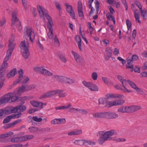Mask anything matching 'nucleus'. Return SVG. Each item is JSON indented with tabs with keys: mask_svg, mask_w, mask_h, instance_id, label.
Here are the masks:
<instances>
[{
	"mask_svg": "<svg viewBox=\"0 0 147 147\" xmlns=\"http://www.w3.org/2000/svg\"><path fill=\"white\" fill-rule=\"evenodd\" d=\"M125 103L123 100H119L108 101L105 98H101L98 99V105L103 107L109 108L111 107L121 105Z\"/></svg>",
	"mask_w": 147,
	"mask_h": 147,
	"instance_id": "f257e3e1",
	"label": "nucleus"
},
{
	"mask_svg": "<svg viewBox=\"0 0 147 147\" xmlns=\"http://www.w3.org/2000/svg\"><path fill=\"white\" fill-rule=\"evenodd\" d=\"M35 87L36 86L34 84L28 85L26 86H22L19 87L18 90H15L13 92L9 93H12L14 97H16L17 98L15 100L16 102L19 99V97L23 93L34 89Z\"/></svg>",
	"mask_w": 147,
	"mask_h": 147,
	"instance_id": "f03ea898",
	"label": "nucleus"
},
{
	"mask_svg": "<svg viewBox=\"0 0 147 147\" xmlns=\"http://www.w3.org/2000/svg\"><path fill=\"white\" fill-rule=\"evenodd\" d=\"M115 131L114 129L104 132L103 131L99 132L100 135L98 142L99 144H102L105 142V141L110 140L112 136L115 134Z\"/></svg>",
	"mask_w": 147,
	"mask_h": 147,
	"instance_id": "7ed1b4c3",
	"label": "nucleus"
},
{
	"mask_svg": "<svg viewBox=\"0 0 147 147\" xmlns=\"http://www.w3.org/2000/svg\"><path fill=\"white\" fill-rule=\"evenodd\" d=\"M37 11L38 12L40 17L41 18H44L45 16L48 21L49 26H53V23L51 17L47 13V11L44 7L39 5L37 6Z\"/></svg>",
	"mask_w": 147,
	"mask_h": 147,
	"instance_id": "20e7f679",
	"label": "nucleus"
},
{
	"mask_svg": "<svg viewBox=\"0 0 147 147\" xmlns=\"http://www.w3.org/2000/svg\"><path fill=\"white\" fill-rule=\"evenodd\" d=\"M57 94H59V96L60 98L64 97L67 95L66 93L63 92L62 90H55L49 91L43 94L39 97V98L40 99H42L44 98L50 97Z\"/></svg>",
	"mask_w": 147,
	"mask_h": 147,
	"instance_id": "39448f33",
	"label": "nucleus"
},
{
	"mask_svg": "<svg viewBox=\"0 0 147 147\" xmlns=\"http://www.w3.org/2000/svg\"><path fill=\"white\" fill-rule=\"evenodd\" d=\"M16 45V43L14 42V37L12 36L9 40L8 45L9 48L7 51L6 56L4 59L5 61H8L11 57Z\"/></svg>",
	"mask_w": 147,
	"mask_h": 147,
	"instance_id": "423d86ee",
	"label": "nucleus"
},
{
	"mask_svg": "<svg viewBox=\"0 0 147 147\" xmlns=\"http://www.w3.org/2000/svg\"><path fill=\"white\" fill-rule=\"evenodd\" d=\"M21 52L23 56L25 59L28 58L30 55L29 51V45L27 41L25 40L22 41L20 45Z\"/></svg>",
	"mask_w": 147,
	"mask_h": 147,
	"instance_id": "0eeeda50",
	"label": "nucleus"
},
{
	"mask_svg": "<svg viewBox=\"0 0 147 147\" xmlns=\"http://www.w3.org/2000/svg\"><path fill=\"white\" fill-rule=\"evenodd\" d=\"M16 97H14L12 93H8L3 96L0 99V105L8 102H14L17 99Z\"/></svg>",
	"mask_w": 147,
	"mask_h": 147,
	"instance_id": "6e6552de",
	"label": "nucleus"
},
{
	"mask_svg": "<svg viewBox=\"0 0 147 147\" xmlns=\"http://www.w3.org/2000/svg\"><path fill=\"white\" fill-rule=\"evenodd\" d=\"M117 78L122 84L121 91L125 93H131V91L129 89V87L127 85V80L119 75L117 76Z\"/></svg>",
	"mask_w": 147,
	"mask_h": 147,
	"instance_id": "1a4fd4ad",
	"label": "nucleus"
},
{
	"mask_svg": "<svg viewBox=\"0 0 147 147\" xmlns=\"http://www.w3.org/2000/svg\"><path fill=\"white\" fill-rule=\"evenodd\" d=\"M71 53L74 57L75 60L78 64H82L84 63V59L82 57L79 53L73 51H71Z\"/></svg>",
	"mask_w": 147,
	"mask_h": 147,
	"instance_id": "9d476101",
	"label": "nucleus"
},
{
	"mask_svg": "<svg viewBox=\"0 0 147 147\" xmlns=\"http://www.w3.org/2000/svg\"><path fill=\"white\" fill-rule=\"evenodd\" d=\"M24 35L32 42L34 40L35 35L34 32L30 28H28L24 32Z\"/></svg>",
	"mask_w": 147,
	"mask_h": 147,
	"instance_id": "9b49d317",
	"label": "nucleus"
},
{
	"mask_svg": "<svg viewBox=\"0 0 147 147\" xmlns=\"http://www.w3.org/2000/svg\"><path fill=\"white\" fill-rule=\"evenodd\" d=\"M23 70L22 69H20L18 71V78L16 79L13 82V85L10 86L9 88L11 89L13 87L14 85H16L19 83L21 81L22 78L24 77Z\"/></svg>",
	"mask_w": 147,
	"mask_h": 147,
	"instance_id": "f8f14e48",
	"label": "nucleus"
},
{
	"mask_svg": "<svg viewBox=\"0 0 147 147\" xmlns=\"http://www.w3.org/2000/svg\"><path fill=\"white\" fill-rule=\"evenodd\" d=\"M65 6H66V9L67 12L72 18L75 19V14L72 6L67 3H65Z\"/></svg>",
	"mask_w": 147,
	"mask_h": 147,
	"instance_id": "ddd939ff",
	"label": "nucleus"
},
{
	"mask_svg": "<svg viewBox=\"0 0 147 147\" xmlns=\"http://www.w3.org/2000/svg\"><path fill=\"white\" fill-rule=\"evenodd\" d=\"M105 96L107 99H111L112 98H118L123 100L124 97V96L123 94L114 93L107 94Z\"/></svg>",
	"mask_w": 147,
	"mask_h": 147,
	"instance_id": "4468645a",
	"label": "nucleus"
},
{
	"mask_svg": "<svg viewBox=\"0 0 147 147\" xmlns=\"http://www.w3.org/2000/svg\"><path fill=\"white\" fill-rule=\"evenodd\" d=\"M128 84L132 88L136 91L138 93L142 94H143V91L140 88H139L133 82L129 80H127Z\"/></svg>",
	"mask_w": 147,
	"mask_h": 147,
	"instance_id": "2eb2a0df",
	"label": "nucleus"
},
{
	"mask_svg": "<svg viewBox=\"0 0 147 147\" xmlns=\"http://www.w3.org/2000/svg\"><path fill=\"white\" fill-rule=\"evenodd\" d=\"M21 113H20L17 114H12L7 117L3 121L4 123H6L9 122L11 119L18 118L20 117Z\"/></svg>",
	"mask_w": 147,
	"mask_h": 147,
	"instance_id": "dca6fc26",
	"label": "nucleus"
},
{
	"mask_svg": "<svg viewBox=\"0 0 147 147\" xmlns=\"http://www.w3.org/2000/svg\"><path fill=\"white\" fill-rule=\"evenodd\" d=\"M16 108L12 106L7 107L5 108L4 111V113L8 115L16 112Z\"/></svg>",
	"mask_w": 147,
	"mask_h": 147,
	"instance_id": "f3484780",
	"label": "nucleus"
},
{
	"mask_svg": "<svg viewBox=\"0 0 147 147\" xmlns=\"http://www.w3.org/2000/svg\"><path fill=\"white\" fill-rule=\"evenodd\" d=\"M106 118L107 119H115L118 117V115L114 112H106Z\"/></svg>",
	"mask_w": 147,
	"mask_h": 147,
	"instance_id": "a211bd4d",
	"label": "nucleus"
},
{
	"mask_svg": "<svg viewBox=\"0 0 147 147\" xmlns=\"http://www.w3.org/2000/svg\"><path fill=\"white\" fill-rule=\"evenodd\" d=\"M140 107L139 106L133 105L126 106V113L133 112L140 109Z\"/></svg>",
	"mask_w": 147,
	"mask_h": 147,
	"instance_id": "6ab92c4d",
	"label": "nucleus"
},
{
	"mask_svg": "<svg viewBox=\"0 0 147 147\" xmlns=\"http://www.w3.org/2000/svg\"><path fill=\"white\" fill-rule=\"evenodd\" d=\"M17 12L14 11L12 12V25L14 26L16 23L17 24L18 22L20 21L17 17Z\"/></svg>",
	"mask_w": 147,
	"mask_h": 147,
	"instance_id": "aec40b11",
	"label": "nucleus"
},
{
	"mask_svg": "<svg viewBox=\"0 0 147 147\" xmlns=\"http://www.w3.org/2000/svg\"><path fill=\"white\" fill-rule=\"evenodd\" d=\"M63 80H61V82L65 83L71 85L75 82V80L72 79L67 77L61 78Z\"/></svg>",
	"mask_w": 147,
	"mask_h": 147,
	"instance_id": "412c9836",
	"label": "nucleus"
},
{
	"mask_svg": "<svg viewBox=\"0 0 147 147\" xmlns=\"http://www.w3.org/2000/svg\"><path fill=\"white\" fill-rule=\"evenodd\" d=\"M82 6L81 3H79L78 5V15L81 19L84 18V15L82 11Z\"/></svg>",
	"mask_w": 147,
	"mask_h": 147,
	"instance_id": "4be33fe9",
	"label": "nucleus"
},
{
	"mask_svg": "<svg viewBox=\"0 0 147 147\" xmlns=\"http://www.w3.org/2000/svg\"><path fill=\"white\" fill-rule=\"evenodd\" d=\"M106 112H96L92 114L94 118H106Z\"/></svg>",
	"mask_w": 147,
	"mask_h": 147,
	"instance_id": "5701e85b",
	"label": "nucleus"
},
{
	"mask_svg": "<svg viewBox=\"0 0 147 147\" xmlns=\"http://www.w3.org/2000/svg\"><path fill=\"white\" fill-rule=\"evenodd\" d=\"M106 53L107 55V57H105V59L106 60L108 61L109 60V58L111 57L112 53V48L111 47H107L105 49Z\"/></svg>",
	"mask_w": 147,
	"mask_h": 147,
	"instance_id": "b1692460",
	"label": "nucleus"
},
{
	"mask_svg": "<svg viewBox=\"0 0 147 147\" xmlns=\"http://www.w3.org/2000/svg\"><path fill=\"white\" fill-rule=\"evenodd\" d=\"M17 73V71L16 69V68H14L7 74V77L8 78H12L16 75Z\"/></svg>",
	"mask_w": 147,
	"mask_h": 147,
	"instance_id": "393cba45",
	"label": "nucleus"
},
{
	"mask_svg": "<svg viewBox=\"0 0 147 147\" xmlns=\"http://www.w3.org/2000/svg\"><path fill=\"white\" fill-rule=\"evenodd\" d=\"M30 103L34 107H38L40 108H42L43 103L39 101L33 100L30 101Z\"/></svg>",
	"mask_w": 147,
	"mask_h": 147,
	"instance_id": "a878e982",
	"label": "nucleus"
},
{
	"mask_svg": "<svg viewBox=\"0 0 147 147\" xmlns=\"http://www.w3.org/2000/svg\"><path fill=\"white\" fill-rule=\"evenodd\" d=\"M47 27L49 30L48 36L49 39H53L54 38L53 26L47 25Z\"/></svg>",
	"mask_w": 147,
	"mask_h": 147,
	"instance_id": "bb28decb",
	"label": "nucleus"
},
{
	"mask_svg": "<svg viewBox=\"0 0 147 147\" xmlns=\"http://www.w3.org/2000/svg\"><path fill=\"white\" fill-rule=\"evenodd\" d=\"M21 121V120L20 119H18L14 122L6 125L5 126V128L7 129L13 127L17 124L20 123Z\"/></svg>",
	"mask_w": 147,
	"mask_h": 147,
	"instance_id": "cd10ccee",
	"label": "nucleus"
},
{
	"mask_svg": "<svg viewBox=\"0 0 147 147\" xmlns=\"http://www.w3.org/2000/svg\"><path fill=\"white\" fill-rule=\"evenodd\" d=\"M75 40L78 43L80 50L82 51L83 50L82 46L81 40L80 37L78 35H76L75 37Z\"/></svg>",
	"mask_w": 147,
	"mask_h": 147,
	"instance_id": "c85d7f7f",
	"label": "nucleus"
},
{
	"mask_svg": "<svg viewBox=\"0 0 147 147\" xmlns=\"http://www.w3.org/2000/svg\"><path fill=\"white\" fill-rule=\"evenodd\" d=\"M127 63L126 64V67L127 68H129L133 69L134 67L133 64V62L132 60H131L130 58H128L127 59Z\"/></svg>",
	"mask_w": 147,
	"mask_h": 147,
	"instance_id": "c756f323",
	"label": "nucleus"
},
{
	"mask_svg": "<svg viewBox=\"0 0 147 147\" xmlns=\"http://www.w3.org/2000/svg\"><path fill=\"white\" fill-rule=\"evenodd\" d=\"M41 74H43L44 75L48 76H52L53 75V74L52 72L46 69L44 67H43L42 69Z\"/></svg>",
	"mask_w": 147,
	"mask_h": 147,
	"instance_id": "7c9ffc66",
	"label": "nucleus"
},
{
	"mask_svg": "<svg viewBox=\"0 0 147 147\" xmlns=\"http://www.w3.org/2000/svg\"><path fill=\"white\" fill-rule=\"evenodd\" d=\"M102 80L104 82L109 86H111L113 84V83L112 82H109L108 78L106 77H102Z\"/></svg>",
	"mask_w": 147,
	"mask_h": 147,
	"instance_id": "2f4dec72",
	"label": "nucleus"
},
{
	"mask_svg": "<svg viewBox=\"0 0 147 147\" xmlns=\"http://www.w3.org/2000/svg\"><path fill=\"white\" fill-rule=\"evenodd\" d=\"M89 89L92 91H97L98 90V88L97 85L92 83Z\"/></svg>",
	"mask_w": 147,
	"mask_h": 147,
	"instance_id": "473e14b6",
	"label": "nucleus"
},
{
	"mask_svg": "<svg viewBox=\"0 0 147 147\" xmlns=\"http://www.w3.org/2000/svg\"><path fill=\"white\" fill-rule=\"evenodd\" d=\"M84 145L87 146L88 145L90 146H94L95 145V143L94 142L88 140H84Z\"/></svg>",
	"mask_w": 147,
	"mask_h": 147,
	"instance_id": "72a5a7b5",
	"label": "nucleus"
},
{
	"mask_svg": "<svg viewBox=\"0 0 147 147\" xmlns=\"http://www.w3.org/2000/svg\"><path fill=\"white\" fill-rule=\"evenodd\" d=\"M16 108V112H22L25 111L26 109V107L24 105H20L19 106L15 107Z\"/></svg>",
	"mask_w": 147,
	"mask_h": 147,
	"instance_id": "f704fd0d",
	"label": "nucleus"
},
{
	"mask_svg": "<svg viewBox=\"0 0 147 147\" xmlns=\"http://www.w3.org/2000/svg\"><path fill=\"white\" fill-rule=\"evenodd\" d=\"M30 131L34 133H39V128H37L34 127H30L29 128Z\"/></svg>",
	"mask_w": 147,
	"mask_h": 147,
	"instance_id": "c9c22d12",
	"label": "nucleus"
},
{
	"mask_svg": "<svg viewBox=\"0 0 147 147\" xmlns=\"http://www.w3.org/2000/svg\"><path fill=\"white\" fill-rule=\"evenodd\" d=\"M11 141L14 143H17L23 141V137L21 136L19 137H16L13 138L11 140Z\"/></svg>",
	"mask_w": 147,
	"mask_h": 147,
	"instance_id": "e433bc0d",
	"label": "nucleus"
},
{
	"mask_svg": "<svg viewBox=\"0 0 147 147\" xmlns=\"http://www.w3.org/2000/svg\"><path fill=\"white\" fill-rule=\"evenodd\" d=\"M141 12V16L143 19L144 20H146L147 18V10L146 9H143L140 10Z\"/></svg>",
	"mask_w": 147,
	"mask_h": 147,
	"instance_id": "4c0bfd02",
	"label": "nucleus"
},
{
	"mask_svg": "<svg viewBox=\"0 0 147 147\" xmlns=\"http://www.w3.org/2000/svg\"><path fill=\"white\" fill-rule=\"evenodd\" d=\"M29 80V78L28 76H24V77L22 78L20 82H21L22 84H24L27 83Z\"/></svg>",
	"mask_w": 147,
	"mask_h": 147,
	"instance_id": "58836bf2",
	"label": "nucleus"
},
{
	"mask_svg": "<svg viewBox=\"0 0 147 147\" xmlns=\"http://www.w3.org/2000/svg\"><path fill=\"white\" fill-rule=\"evenodd\" d=\"M84 140H76L74 142V143L77 145L82 146L84 145Z\"/></svg>",
	"mask_w": 147,
	"mask_h": 147,
	"instance_id": "ea45409f",
	"label": "nucleus"
},
{
	"mask_svg": "<svg viewBox=\"0 0 147 147\" xmlns=\"http://www.w3.org/2000/svg\"><path fill=\"white\" fill-rule=\"evenodd\" d=\"M13 133L12 131L9 132L5 134L1 135L0 138H4L11 136L13 134Z\"/></svg>",
	"mask_w": 147,
	"mask_h": 147,
	"instance_id": "a19ab883",
	"label": "nucleus"
},
{
	"mask_svg": "<svg viewBox=\"0 0 147 147\" xmlns=\"http://www.w3.org/2000/svg\"><path fill=\"white\" fill-rule=\"evenodd\" d=\"M117 111L119 113H126V107L122 106L119 107Z\"/></svg>",
	"mask_w": 147,
	"mask_h": 147,
	"instance_id": "79ce46f5",
	"label": "nucleus"
},
{
	"mask_svg": "<svg viewBox=\"0 0 147 147\" xmlns=\"http://www.w3.org/2000/svg\"><path fill=\"white\" fill-rule=\"evenodd\" d=\"M23 141L28 140L32 139L34 138V136L32 135H28L22 136Z\"/></svg>",
	"mask_w": 147,
	"mask_h": 147,
	"instance_id": "37998d69",
	"label": "nucleus"
},
{
	"mask_svg": "<svg viewBox=\"0 0 147 147\" xmlns=\"http://www.w3.org/2000/svg\"><path fill=\"white\" fill-rule=\"evenodd\" d=\"M50 130V128L48 127L42 128H39V132L44 133L49 131Z\"/></svg>",
	"mask_w": 147,
	"mask_h": 147,
	"instance_id": "c03bdc74",
	"label": "nucleus"
},
{
	"mask_svg": "<svg viewBox=\"0 0 147 147\" xmlns=\"http://www.w3.org/2000/svg\"><path fill=\"white\" fill-rule=\"evenodd\" d=\"M7 61L5 60L4 59V62L1 65V68L2 69H5L8 66V63L7 62Z\"/></svg>",
	"mask_w": 147,
	"mask_h": 147,
	"instance_id": "a18cd8bd",
	"label": "nucleus"
},
{
	"mask_svg": "<svg viewBox=\"0 0 147 147\" xmlns=\"http://www.w3.org/2000/svg\"><path fill=\"white\" fill-rule=\"evenodd\" d=\"M107 19L109 20H112L114 24L115 23V19L112 15L109 13H107Z\"/></svg>",
	"mask_w": 147,
	"mask_h": 147,
	"instance_id": "49530a36",
	"label": "nucleus"
},
{
	"mask_svg": "<svg viewBox=\"0 0 147 147\" xmlns=\"http://www.w3.org/2000/svg\"><path fill=\"white\" fill-rule=\"evenodd\" d=\"M91 82H87L85 80H84L82 81V84L84 86L88 88V89L89 87H90V86L91 85Z\"/></svg>",
	"mask_w": 147,
	"mask_h": 147,
	"instance_id": "de8ad7c7",
	"label": "nucleus"
},
{
	"mask_svg": "<svg viewBox=\"0 0 147 147\" xmlns=\"http://www.w3.org/2000/svg\"><path fill=\"white\" fill-rule=\"evenodd\" d=\"M63 77V76H59L57 75H54L52 77V79L55 80H58L61 82V80L63 79L61 78Z\"/></svg>",
	"mask_w": 147,
	"mask_h": 147,
	"instance_id": "09e8293b",
	"label": "nucleus"
},
{
	"mask_svg": "<svg viewBox=\"0 0 147 147\" xmlns=\"http://www.w3.org/2000/svg\"><path fill=\"white\" fill-rule=\"evenodd\" d=\"M16 26L18 31H20L22 29V27L21 25V23L20 21L18 22V23L16 24Z\"/></svg>",
	"mask_w": 147,
	"mask_h": 147,
	"instance_id": "8fccbe9b",
	"label": "nucleus"
},
{
	"mask_svg": "<svg viewBox=\"0 0 147 147\" xmlns=\"http://www.w3.org/2000/svg\"><path fill=\"white\" fill-rule=\"evenodd\" d=\"M135 17L136 19V21L139 23L140 24L141 23V21L140 20V16L139 14L137 13L136 11L134 12Z\"/></svg>",
	"mask_w": 147,
	"mask_h": 147,
	"instance_id": "3c124183",
	"label": "nucleus"
},
{
	"mask_svg": "<svg viewBox=\"0 0 147 147\" xmlns=\"http://www.w3.org/2000/svg\"><path fill=\"white\" fill-rule=\"evenodd\" d=\"M98 74L95 72H93L91 75V77L93 80L95 81L97 80L98 78Z\"/></svg>",
	"mask_w": 147,
	"mask_h": 147,
	"instance_id": "603ef678",
	"label": "nucleus"
},
{
	"mask_svg": "<svg viewBox=\"0 0 147 147\" xmlns=\"http://www.w3.org/2000/svg\"><path fill=\"white\" fill-rule=\"evenodd\" d=\"M113 140L117 142H125L126 141V140L125 138H115Z\"/></svg>",
	"mask_w": 147,
	"mask_h": 147,
	"instance_id": "864d4df0",
	"label": "nucleus"
},
{
	"mask_svg": "<svg viewBox=\"0 0 147 147\" xmlns=\"http://www.w3.org/2000/svg\"><path fill=\"white\" fill-rule=\"evenodd\" d=\"M43 67H34V70L36 72L41 73Z\"/></svg>",
	"mask_w": 147,
	"mask_h": 147,
	"instance_id": "5fc2aeb1",
	"label": "nucleus"
},
{
	"mask_svg": "<svg viewBox=\"0 0 147 147\" xmlns=\"http://www.w3.org/2000/svg\"><path fill=\"white\" fill-rule=\"evenodd\" d=\"M6 20L5 18L3 17L0 20V25L1 27L3 26L6 23Z\"/></svg>",
	"mask_w": 147,
	"mask_h": 147,
	"instance_id": "6e6d98bb",
	"label": "nucleus"
},
{
	"mask_svg": "<svg viewBox=\"0 0 147 147\" xmlns=\"http://www.w3.org/2000/svg\"><path fill=\"white\" fill-rule=\"evenodd\" d=\"M135 4L138 7L140 11L142 9V6L141 3L138 1H135L134 2Z\"/></svg>",
	"mask_w": 147,
	"mask_h": 147,
	"instance_id": "4d7b16f0",
	"label": "nucleus"
},
{
	"mask_svg": "<svg viewBox=\"0 0 147 147\" xmlns=\"http://www.w3.org/2000/svg\"><path fill=\"white\" fill-rule=\"evenodd\" d=\"M113 53L115 56H118L119 53V49L117 48H115L113 49Z\"/></svg>",
	"mask_w": 147,
	"mask_h": 147,
	"instance_id": "13d9d810",
	"label": "nucleus"
},
{
	"mask_svg": "<svg viewBox=\"0 0 147 147\" xmlns=\"http://www.w3.org/2000/svg\"><path fill=\"white\" fill-rule=\"evenodd\" d=\"M126 24L127 26L128 30H131V23L129 20H126Z\"/></svg>",
	"mask_w": 147,
	"mask_h": 147,
	"instance_id": "bf43d9fd",
	"label": "nucleus"
},
{
	"mask_svg": "<svg viewBox=\"0 0 147 147\" xmlns=\"http://www.w3.org/2000/svg\"><path fill=\"white\" fill-rule=\"evenodd\" d=\"M32 119L34 121L37 122H41L42 120V119L41 118H38L36 116H34L33 117Z\"/></svg>",
	"mask_w": 147,
	"mask_h": 147,
	"instance_id": "052dcab7",
	"label": "nucleus"
},
{
	"mask_svg": "<svg viewBox=\"0 0 147 147\" xmlns=\"http://www.w3.org/2000/svg\"><path fill=\"white\" fill-rule=\"evenodd\" d=\"M8 147H22L23 145L20 144H15L8 145Z\"/></svg>",
	"mask_w": 147,
	"mask_h": 147,
	"instance_id": "680f3d73",
	"label": "nucleus"
},
{
	"mask_svg": "<svg viewBox=\"0 0 147 147\" xmlns=\"http://www.w3.org/2000/svg\"><path fill=\"white\" fill-rule=\"evenodd\" d=\"M78 109H75L74 108H71L69 109V112L73 113H76L79 112Z\"/></svg>",
	"mask_w": 147,
	"mask_h": 147,
	"instance_id": "e2e57ef3",
	"label": "nucleus"
},
{
	"mask_svg": "<svg viewBox=\"0 0 147 147\" xmlns=\"http://www.w3.org/2000/svg\"><path fill=\"white\" fill-rule=\"evenodd\" d=\"M117 59L119 61H121L122 62V63L123 65H124L126 63V61L121 57H118L117 58Z\"/></svg>",
	"mask_w": 147,
	"mask_h": 147,
	"instance_id": "0e129e2a",
	"label": "nucleus"
},
{
	"mask_svg": "<svg viewBox=\"0 0 147 147\" xmlns=\"http://www.w3.org/2000/svg\"><path fill=\"white\" fill-rule=\"evenodd\" d=\"M75 135L81 134L82 133V131L81 129L74 130Z\"/></svg>",
	"mask_w": 147,
	"mask_h": 147,
	"instance_id": "69168bd1",
	"label": "nucleus"
},
{
	"mask_svg": "<svg viewBox=\"0 0 147 147\" xmlns=\"http://www.w3.org/2000/svg\"><path fill=\"white\" fill-rule=\"evenodd\" d=\"M59 58L61 59V60L64 63H66L67 61V60L65 57L62 55H61L59 56Z\"/></svg>",
	"mask_w": 147,
	"mask_h": 147,
	"instance_id": "338daca9",
	"label": "nucleus"
},
{
	"mask_svg": "<svg viewBox=\"0 0 147 147\" xmlns=\"http://www.w3.org/2000/svg\"><path fill=\"white\" fill-rule=\"evenodd\" d=\"M78 112L84 114H86L88 113V112L85 110L80 109H79Z\"/></svg>",
	"mask_w": 147,
	"mask_h": 147,
	"instance_id": "774afa93",
	"label": "nucleus"
}]
</instances>
